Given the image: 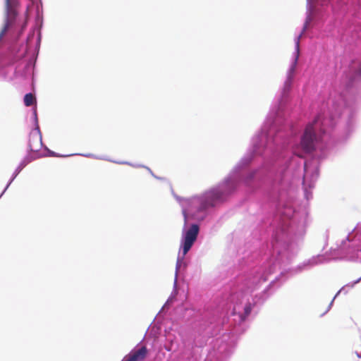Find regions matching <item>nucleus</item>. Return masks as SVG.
Segmentation results:
<instances>
[{
  "mask_svg": "<svg viewBox=\"0 0 361 361\" xmlns=\"http://www.w3.org/2000/svg\"><path fill=\"white\" fill-rule=\"evenodd\" d=\"M148 354L146 346H142L137 350L130 352L125 356L122 361H144Z\"/></svg>",
  "mask_w": 361,
  "mask_h": 361,
  "instance_id": "3",
  "label": "nucleus"
},
{
  "mask_svg": "<svg viewBox=\"0 0 361 361\" xmlns=\"http://www.w3.org/2000/svg\"><path fill=\"white\" fill-rule=\"evenodd\" d=\"M36 99L32 93L26 94L24 97V103L26 106H30L35 103Z\"/></svg>",
  "mask_w": 361,
  "mask_h": 361,
  "instance_id": "7",
  "label": "nucleus"
},
{
  "mask_svg": "<svg viewBox=\"0 0 361 361\" xmlns=\"http://www.w3.org/2000/svg\"><path fill=\"white\" fill-rule=\"evenodd\" d=\"M251 312V307L250 305H247L245 307V313L248 315Z\"/></svg>",
  "mask_w": 361,
  "mask_h": 361,
  "instance_id": "9",
  "label": "nucleus"
},
{
  "mask_svg": "<svg viewBox=\"0 0 361 361\" xmlns=\"http://www.w3.org/2000/svg\"><path fill=\"white\" fill-rule=\"evenodd\" d=\"M297 155H298V157H302V154H297Z\"/></svg>",
  "mask_w": 361,
  "mask_h": 361,
  "instance_id": "10",
  "label": "nucleus"
},
{
  "mask_svg": "<svg viewBox=\"0 0 361 361\" xmlns=\"http://www.w3.org/2000/svg\"><path fill=\"white\" fill-rule=\"evenodd\" d=\"M41 137L37 133H31L29 138V148L30 151L37 152L42 147Z\"/></svg>",
  "mask_w": 361,
  "mask_h": 361,
  "instance_id": "5",
  "label": "nucleus"
},
{
  "mask_svg": "<svg viewBox=\"0 0 361 361\" xmlns=\"http://www.w3.org/2000/svg\"><path fill=\"white\" fill-rule=\"evenodd\" d=\"M222 197V192L219 189H212L205 194V202L203 207L214 206L215 202L221 200Z\"/></svg>",
  "mask_w": 361,
  "mask_h": 361,
  "instance_id": "4",
  "label": "nucleus"
},
{
  "mask_svg": "<svg viewBox=\"0 0 361 361\" xmlns=\"http://www.w3.org/2000/svg\"><path fill=\"white\" fill-rule=\"evenodd\" d=\"M13 4H14V0H6V8H11Z\"/></svg>",
  "mask_w": 361,
  "mask_h": 361,
  "instance_id": "8",
  "label": "nucleus"
},
{
  "mask_svg": "<svg viewBox=\"0 0 361 361\" xmlns=\"http://www.w3.org/2000/svg\"><path fill=\"white\" fill-rule=\"evenodd\" d=\"M199 226L197 224H192L185 232L183 240V255L185 256L190 250L194 243L196 241L198 233Z\"/></svg>",
  "mask_w": 361,
  "mask_h": 361,
  "instance_id": "2",
  "label": "nucleus"
},
{
  "mask_svg": "<svg viewBox=\"0 0 361 361\" xmlns=\"http://www.w3.org/2000/svg\"><path fill=\"white\" fill-rule=\"evenodd\" d=\"M300 38V35L297 38V40H296V43L295 44H296L297 56H296V58L295 59L294 64L290 68V71H289V73H288V79H287V81L286 82V86H290V85L291 80H292V78L293 77V74L295 73V64H296V62H297V60H298V53H299Z\"/></svg>",
  "mask_w": 361,
  "mask_h": 361,
  "instance_id": "6",
  "label": "nucleus"
},
{
  "mask_svg": "<svg viewBox=\"0 0 361 361\" xmlns=\"http://www.w3.org/2000/svg\"><path fill=\"white\" fill-rule=\"evenodd\" d=\"M319 120V117L316 118L312 123L307 126L304 134L301 139V147L305 152H311L314 149L315 133L314 125Z\"/></svg>",
  "mask_w": 361,
  "mask_h": 361,
  "instance_id": "1",
  "label": "nucleus"
}]
</instances>
